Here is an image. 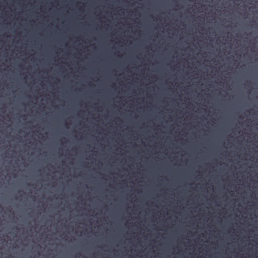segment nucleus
<instances>
[{
	"mask_svg": "<svg viewBox=\"0 0 258 258\" xmlns=\"http://www.w3.org/2000/svg\"><path fill=\"white\" fill-rule=\"evenodd\" d=\"M225 43L223 42V55L224 56L225 54H226V48H224Z\"/></svg>",
	"mask_w": 258,
	"mask_h": 258,
	"instance_id": "nucleus-1",
	"label": "nucleus"
},
{
	"mask_svg": "<svg viewBox=\"0 0 258 258\" xmlns=\"http://www.w3.org/2000/svg\"><path fill=\"white\" fill-rule=\"evenodd\" d=\"M223 41H224V40H226V39H225V36H224V31H223Z\"/></svg>",
	"mask_w": 258,
	"mask_h": 258,
	"instance_id": "nucleus-2",
	"label": "nucleus"
},
{
	"mask_svg": "<svg viewBox=\"0 0 258 258\" xmlns=\"http://www.w3.org/2000/svg\"><path fill=\"white\" fill-rule=\"evenodd\" d=\"M226 64L224 62V61H223V65H222V67L223 68H224V67L225 66Z\"/></svg>",
	"mask_w": 258,
	"mask_h": 258,
	"instance_id": "nucleus-3",
	"label": "nucleus"
},
{
	"mask_svg": "<svg viewBox=\"0 0 258 258\" xmlns=\"http://www.w3.org/2000/svg\"><path fill=\"white\" fill-rule=\"evenodd\" d=\"M236 36H237V37H238V38L241 37L240 35H238V34H237V35H236Z\"/></svg>",
	"mask_w": 258,
	"mask_h": 258,
	"instance_id": "nucleus-4",
	"label": "nucleus"
},
{
	"mask_svg": "<svg viewBox=\"0 0 258 258\" xmlns=\"http://www.w3.org/2000/svg\"><path fill=\"white\" fill-rule=\"evenodd\" d=\"M223 26L224 27V18H223Z\"/></svg>",
	"mask_w": 258,
	"mask_h": 258,
	"instance_id": "nucleus-5",
	"label": "nucleus"
},
{
	"mask_svg": "<svg viewBox=\"0 0 258 258\" xmlns=\"http://www.w3.org/2000/svg\"><path fill=\"white\" fill-rule=\"evenodd\" d=\"M224 5H225V4H224V3L223 2V8H225V7L224 6Z\"/></svg>",
	"mask_w": 258,
	"mask_h": 258,
	"instance_id": "nucleus-6",
	"label": "nucleus"
},
{
	"mask_svg": "<svg viewBox=\"0 0 258 258\" xmlns=\"http://www.w3.org/2000/svg\"><path fill=\"white\" fill-rule=\"evenodd\" d=\"M223 14L225 13V10L224 9H223Z\"/></svg>",
	"mask_w": 258,
	"mask_h": 258,
	"instance_id": "nucleus-7",
	"label": "nucleus"
}]
</instances>
